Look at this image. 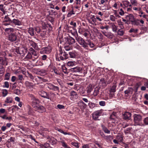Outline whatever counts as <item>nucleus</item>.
Masks as SVG:
<instances>
[{"instance_id":"f257e3e1","label":"nucleus","mask_w":148,"mask_h":148,"mask_svg":"<svg viewBox=\"0 0 148 148\" xmlns=\"http://www.w3.org/2000/svg\"><path fill=\"white\" fill-rule=\"evenodd\" d=\"M76 40L78 43L84 49H88V45L91 48H93L95 46V45L89 40H87L86 41L81 37H77Z\"/></svg>"},{"instance_id":"f03ea898","label":"nucleus","mask_w":148,"mask_h":148,"mask_svg":"<svg viewBox=\"0 0 148 148\" xmlns=\"http://www.w3.org/2000/svg\"><path fill=\"white\" fill-rule=\"evenodd\" d=\"M133 118L134 121L136 125L144 126V124L139 123L142 119V117L140 114H135L133 115Z\"/></svg>"},{"instance_id":"7ed1b4c3","label":"nucleus","mask_w":148,"mask_h":148,"mask_svg":"<svg viewBox=\"0 0 148 148\" xmlns=\"http://www.w3.org/2000/svg\"><path fill=\"white\" fill-rule=\"evenodd\" d=\"M29 97L31 98L32 106L34 108V106H36L40 103V101L32 94L29 95Z\"/></svg>"},{"instance_id":"20e7f679","label":"nucleus","mask_w":148,"mask_h":148,"mask_svg":"<svg viewBox=\"0 0 148 148\" xmlns=\"http://www.w3.org/2000/svg\"><path fill=\"white\" fill-rule=\"evenodd\" d=\"M103 111V110L101 109L94 112L92 114L93 119L95 120H98L99 117L101 115Z\"/></svg>"},{"instance_id":"39448f33","label":"nucleus","mask_w":148,"mask_h":148,"mask_svg":"<svg viewBox=\"0 0 148 148\" xmlns=\"http://www.w3.org/2000/svg\"><path fill=\"white\" fill-rule=\"evenodd\" d=\"M12 23V20L7 16H5L2 22V25L4 26L10 25Z\"/></svg>"},{"instance_id":"423d86ee","label":"nucleus","mask_w":148,"mask_h":148,"mask_svg":"<svg viewBox=\"0 0 148 148\" xmlns=\"http://www.w3.org/2000/svg\"><path fill=\"white\" fill-rule=\"evenodd\" d=\"M52 48L50 46H48L47 47L43 48L40 51V53L41 54L46 53L49 54L51 51Z\"/></svg>"},{"instance_id":"0eeeda50","label":"nucleus","mask_w":148,"mask_h":148,"mask_svg":"<svg viewBox=\"0 0 148 148\" xmlns=\"http://www.w3.org/2000/svg\"><path fill=\"white\" fill-rule=\"evenodd\" d=\"M60 58L62 60H63L68 58V55L65 52H63L62 49L60 50Z\"/></svg>"},{"instance_id":"6e6552de","label":"nucleus","mask_w":148,"mask_h":148,"mask_svg":"<svg viewBox=\"0 0 148 148\" xmlns=\"http://www.w3.org/2000/svg\"><path fill=\"white\" fill-rule=\"evenodd\" d=\"M34 108L37 109L39 112L43 113L46 111V108L41 105L38 104L36 106H34Z\"/></svg>"},{"instance_id":"1a4fd4ad","label":"nucleus","mask_w":148,"mask_h":148,"mask_svg":"<svg viewBox=\"0 0 148 148\" xmlns=\"http://www.w3.org/2000/svg\"><path fill=\"white\" fill-rule=\"evenodd\" d=\"M47 87L50 90H53L54 91H57L59 90V88L57 86H54V85L51 84H47L46 85Z\"/></svg>"},{"instance_id":"9d476101","label":"nucleus","mask_w":148,"mask_h":148,"mask_svg":"<svg viewBox=\"0 0 148 148\" xmlns=\"http://www.w3.org/2000/svg\"><path fill=\"white\" fill-rule=\"evenodd\" d=\"M26 50L24 47L17 48L15 49V51L18 54L24 55L26 52Z\"/></svg>"},{"instance_id":"9b49d317","label":"nucleus","mask_w":148,"mask_h":148,"mask_svg":"<svg viewBox=\"0 0 148 148\" xmlns=\"http://www.w3.org/2000/svg\"><path fill=\"white\" fill-rule=\"evenodd\" d=\"M17 39V37L16 34L14 33H11L8 36V40L11 42H14Z\"/></svg>"},{"instance_id":"f8f14e48","label":"nucleus","mask_w":148,"mask_h":148,"mask_svg":"<svg viewBox=\"0 0 148 148\" xmlns=\"http://www.w3.org/2000/svg\"><path fill=\"white\" fill-rule=\"evenodd\" d=\"M82 70V68L79 66H76L69 69L70 71L75 73L80 72Z\"/></svg>"},{"instance_id":"ddd939ff","label":"nucleus","mask_w":148,"mask_h":148,"mask_svg":"<svg viewBox=\"0 0 148 148\" xmlns=\"http://www.w3.org/2000/svg\"><path fill=\"white\" fill-rule=\"evenodd\" d=\"M123 118L125 120H130L131 119V114L129 112H126L123 114Z\"/></svg>"},{"instance_id":"4468645a","label":"nucleus","mask_w":148,"mask_h":148,"mask_svg":"<svg viewBox=\"0 0 148 148\" xmlns=\"http://www.w3.org/2000/svg\"><path fill=\"white\" fill-rule=\"evenodd\" d=\"M70 95V99L72 100L74 99H76L78 98V95L77 93L74 91H71Z\"/></svg>"},{"instance_id":"2eb2a0df","label":"nucleus","mask_w":148,"mask_h":148,"mask_svg":"<svg viewBox=\"0 0 148 148\" xmlns=\"http://www.w3.org/2000/svg\"><path fill=\"white\" fill-rule=\"evenodd\" d=\"M39 94L42 97L48 99H49V95L46 92L43 91H41L40 92Z\"/></svg>"},{"instance_id":"dca6fc26","label":"nucleus","mask_w":148,"mask_h":148,"mask_svg":"<svg viewBox=\"0 0 148 148\" xmlns=\"http://www.w3.org/2000/svg\"><path fill=\"white\" fill-rule=\"evenodd\" d=\"M6 59L5 57H2L0 56V64L4 65L6 64L7 65V63Z\"/></svg>"},{"instance_id":"f3484780","label":"nucleus","mask_w":148,"mask_h":148,"mask_svg":"<svg viewBox=\"0 0 148 148\" xmlns=\"http://www.w3.org/2000/svg\"><path fill=\"white\" fill-rule=\"evenodd\" d=\"M41 148H52L49 144L45 143L44 144H40L39 145Z\"/></svg>"},{"instance_id":"a211bd4d","label":"nucleus","mask_w":148,"mask_h":148,"mask_svg":"<svg viewBox=\"0 0 148 148\" xmlns=\"http://www.w3.org/2000/svg\"><path fill=\"white\" fill-rule=\"evenodd\" d=\"M76 64V63L75 61H69L67 63V65L70 67L75 66Z\"/></svg>"},{"instance_id":"6ab92c4d","label":"nucleus","mask_w":148,"mask_h":148,"mask_svg":"<svg viewBox=\"0 0 148 148\" xmlns=\"http://www.w3.org/2000/svg\"><path fill=\"white\" fill-rule=\"evenodd\" d=\"M133 91V89L131 87L128 88L127 89L124 91L125 93L127 94H132Z\"/></svg>"},{"instance_id":"aec40b11","label":"nucleus","mask_w":148,"mask_h":148,"mask_svg":"<svg viewBox=\"0 0 148 148\" xmlns=\"http://www.w3.org/2000/svg\"><path fill=\"white\" fill-rule=\"evenodd\" d=\"M12 23L14 24L15 25H21V22L19 20L15 19L12 20Z\"/></svg>"},{"instance_id":"412c9836","label":"nucleus","mask_w":148,"mask_h":148,"mask_svg":"<svg viewBox=\"0 0 148 148\" xmlns=\"http://www.w3.org/2000/svg\"><path fill=\"white\" fill-rule=\"evenodd\" d=\"M99 87H96L95 88L93 95L94 96H97L99 92Z\"/></svg>"},{"instance_id":"4be33fe9","label":"nucleus","mask_w":148,"mask_h":148,"mask_svg":"<svg viewBox=\"0 0 148 148\" xmlns=\"http://www.w3.org/2000/svg\"><path fill=\"white\" fill-rule=\"evenodd\" d=\"M110 25L112 31L115 32H116L117 30V27L113 23H111Z\"/></svg>"},{"instance_id":"5701e85b","label":"nucleus","mask_w":148,"mask_h":148,"mask_svg":"<svg viewBox=\"0 0 148 148\" xmlns=\"http://www.w3.org/2000/svg\"><path fill=\"white\" fill-rule=\"evenodd\" d=\"M25 84L26 86L28 88H33V84L28 81H26L25 83Z\"/></svg>"},{"instance_id":"b1692460","label":"nucleus","mask_w":148,"mask_h":148,"mask_svg":"<svg viewBox=\"0 0 148 148\" xmlns=\"http://www.w3.org/2000/svg\"><path fill=\"white\" fill-rule=\"evenodd\" d=\"M131 4L132 6V5L134 6H138L139 4L138 3L136 0H130Z\"/></svg>"},{"instance_id":"393cba45","label":"nucleus","mask_w":148,"mask_h":148,"mask_svg":"<svg viewBox=\"0 0 148 148\" xmlns=\"http://www.w3.org/2000/svg\"><path fill=\"white\" fill-rule=\"evenodd\" d=\"M116 112H113L110 115V119L112 121H114L115 120L116 117Z\"/></svg>"},{"instance_id":"a878e982","label":"nucleus","mask_w":148,"mask_h":148,"mask_svg":"<svg viewBox=\"0 0 148 148\" xmlns=\"http://www.w3.org/2000/svg\"><path fill=\"white\" fill-rule=\"evenodd\" d=\"M99 84L103 87L105 86L106 85V81L103 78H102L100 80Z\"/></svg>"},{"instance_id":"bb28decb","label":"nucleus","mask_w":148,"mask_h":148,"mask_svg":"<svg viewBox=\"0 0 148 148\" xmlns=\"http://www.w3.org/2000/svg\"><path fill=\"white\" fill-rule=\"evenodd\" d=\"M123 4L126 7H128L129 6L130 7H132V5L130 3L129 1H127L125 0L124 1H123Z\"/></svg>"},{"instance_id":"cd10ccee","label":"nucleus","mask_w":148,"mask_h":148,"mask_svg":"<svg viewBox=\"0 0 148 148\" xmlns=\"http://www.w3.org/2000/svg\"><path fill=\"white\" fill-rule=\"evenodd\" d=\"M87 92L88 93H90L93 89L92 86L89 84L86 88Z\"/></svg>"},{"instance_id":"c85d7f7f","label":"nucleus","mask_w":148,"mask_h":148,"mask_svg":"<svg viewBox=\"0 0 148 148\" xmlns=\"http://www.w3.org/2000/svg\"><path fill=\"white\" fill-rule=\"evenodd\" d=\"M132 128L131 127H128L124 130V132L125 134H129L131 133Z\"/></svg>"},{"instance_id":"c756f323","label":"nucleus","mask_w":148,"mask_h":148,"mask_svg":"<svg viewBox=\"0 0 148 148\" xmlns=\"http://www.w3.org/2000/svg\"><path fill=\"white\" fill-rule=\"evenodd\" d=\"M28 32L31 36H33L34 35V29L33 28L30 27L29 28Z\"/></svg>"},{"instance_id":"7c9ffc66","label":"nucleus","mask_w":148,"mask_h":148,"mask_svg":"<svg viewBox=\"0 0 148 148\" xmlns=\"http://www.w3.org/2000/svg\"><path fill=\"white\" fill-rule=\"evenodd\" d=\"M5 31L7 34H9L11 32H13L14 31V29L12 28H6L5 29Z\"/></svg>"},{"instance_id":"2f4dec72","label":"nucleus","mask_w":148,"mask_h":148,"mask_svg":"<svg viewBox=\"0 0 148 148\" xmlns=\"http://www.w3.org/2000/svg\"><path fill=\"white\" fill-rule=\"evenodd\" d=\"M12 100L13 99L12 97H8L6 98V99L5 101V102L8 103H11L12 102Z\"/></svg>"},{"instance_id":"473e14b6","label":"nucleus","mask_w":148,"mask_h":148,"mask_svg":"<svg viewBox=\"0 0 148 148\" xmlns=\"http://www.w3.org/2000/svg\"><path fill=\"white\" fill-rule=\"evenodd\" d=\"M31 53L32 55L35 59H37L38 58V54L35 51L31 52Z\"/></svg>"},{"instance_id":"72a5a7b5","label":"nucleus","mask_w":148,"mask_h":148,"mask_svg":"<svg viewBox=\"0 0 148 148\" xmlns=\"http://www.w3.org/2000/svg\"><path fill=\"white\" fill-rule=\"evenodd\" d=\"M117 23L119 27L121 29H123L124 28V27L123 26L122 22L120 20H118L117 21Z\"/></svg>"},{"instance_id":"f704fd0d","label":"nucleus","mask_w":148,"mask_h":148,"mask_svg":"<svg viewBox=\"0 0 148 148\" xmlns=\"http://www.w3.org/2000/svg\"><path fill=\"white\" fill-rule=\"evenodd\" d=\"M69 54L70 55V57L71 58H75L76 56L75 53L73 51L69 52Z\"/></svg>"},{"instance_id":"c9c22d12","label":"nucleus","mask_w":148,"mask_h":148,"mask_svg":"<svg viewBox=\"0 0 148 148\" xmlns=\"http://www.w3.org/2000/svg\"><path fill=\"white\" fill-rule=\"evenodd\" d=\"M49 142L50 143H52V144H56V140L54 138L51 137L50 139Z\"/></svg>"},{"instance_id":"e433bc0d","label":"nucleus","mask_w":148,"mask_h":148,"mask_svg":"<svg viewBox=\"0 0 148 148\" xmlns=\"http://www.w3.org/2000/svg\"><path fill=\"white\" fill-rule=\"evenodd\" d=\"M144 123H143L144 125V126L145 125H148V117H146L144 118L143 120Z\"/></svg>"},{"instance_id":"4c0bfd02","label":"nucleus","mask_w":148,"mask_h":148,"mask_svg":"<svg viewBox=\"0 0 148 148\" xmlns=\"http://www.w3.org/2000/svg\"><path fill=\"white\" fill-rule=\"evenodd\" d=\"M75 14V13L73 11V9L72 8V10L67 14V16L68 17H70L72 14Z\"/></svg>"},{"instance_id":"58836bf2","label":"nucleus","mask_w":148,"mask_h":148,"mask_svg":"<svg viewBox=\"0 0 148 148\" xmlns=\"http://www.w3.org/2000/svg\"><path fill=\"white\" fill-rule=\"evenodd\" d=\"M2 93L3 96V97H5L8 94V91L6 89H3L2 90Z\"/></svg>"},{"instance_id":"ea45409f","label":"nucleus","mask_w":148,"mask_h":148,"mask_svg":"<svg viewBox=\"0 0 148 148\" xmlns=\"http://www.w3.org/2000/svg\"><path fill=\"white\" fill-rule=\"evenodd\" d=\"M32 56L31 53L29 52L27 55L25 57V59H30L32 58Z\"/></svg>"},{"instance_id":"a19ab883","label":"nucleus","mask_w":148,"mask_h":148,"mask_svg":"<svg viewBox=\"0 0 148 148\" xmlns=\"http://www.w3.org/2000/svg\"><path fill=\"white\" fill-rule=\"evenodd\" d=\"M116 86H113L111 88L110 91V93L114 92L116 91Z\"/></svg>"},{"instance_id":"79ce46f5","label":"nucleus","mask_w":148,"mask_h":148,"mask_svg":"<svg viewBox=\"0 0 148 148\" xmlns=\"http://www.w3.org/2000/svg\"><path fill=\"white\" fill-rule=\"evenodd\" d=\"M61 143L62 144V146L63 147H64L65 148H71L69 146H68L64 141H62Z\"/></svg>"},{"instance_id":"37998d69","label":"nucleus","mask_w":148,"mask_h":148,"mask_svg":"<svg viewBox=\"0 0 148 148\" xmlns=\"http://www.w3.org/2000/svg\"><path fill=\"white\" fill-rule=\"evenodd\" d=\"M127 17L129 18V20L131 21H132L134 20V16L132 14H130L129 15L127 16Z\"/></svg>"},{"instance_id":"c03bdc74","label":"nucleus","mask_w":148,"mask_h":148,"mask_svg":"<svg viewBox=\"0 0 148 148\" xmlns=\"http://www.w3.org/2000/svg\"><path fill=\"white\" fill-rule=\"evenodd\" d=\"M116 139L119 142H122L123 140V137L121 135H118L116 136Z\"/></svg>"},{"instance_id":"a18cd8bd","label":"nucleus","mask_w":148,"mask_h":148,"mask_svg":"<svg viewBox=\"0 0 148 148\" xmlns=\"http://www.w3.org/2000/svg\"><path fill=\"white\" fill-rule=\"evenodd\" d=\"M103 130L106 133L109 134L110 133V131L108 130L107 128L105 127H103Z\"/></svg>"},{"instance_id":"49530a36","label":"nucleus","mask_w":148,"mask_h":148,"mask_svg":"<svg viewBox=\"0 0 148 148\" xmlns=\"http://www.w3.org/2000/svg\"><path fill=\"white\" fill-rule=\"evenodd\" d=\"M69 41L71 44H73L75 42V40L72 37H71L69 38Z\"/></svg>"},{"instance_id":"de8ad7c7","label":"nucleus","mask_w":148,"mask_h":148,"mask_svg":"<svg viewBox=\"0 0 148 148\" xmlns=\"http://www.w3.org/2000/svg\"><path fill=\"white\" fill-rule=\"evenodd\" d=\"M62 68L63 72L65 74H67L68 73V72L67 71V69L65 66H62Z\"/></svg>"},{"instance_id":"09e8293b","label":"nucleus","mask_w":148,"mask_h":148,"mask_svg":"<svg viewBox=\"0 0 148 148\" xmlns=\"http://www.w3.org/2000/svg\"><path fill=\"white\" fill-rule=\"evenodd\" d=\"M71 34H72V35H73L75 37L76 39V38H77V37H80V36H78L77 33V31L76 30H75L73 32H71Z\"/></svg>"},{"instance_id":"8fccbe9b","label":"nucleus","mask_w":148,"mask_h":148,"mask_svg":"<svg viewBox=\"0 0 148 148\" xmlns=\"http://www.w3.org/2000/svg\"><path fill=\"white\" fill-rule=\"evenodd\" d=\"M58 130L59 132H60L63 134L64 135H71V134L70 133H67L66 132H64L62 130L60 129H58Z\"/></svg>"},{"instance_id":"3c124183","label":"nucleus","mask_w":148,"mask_h":148,"mask_svg":"<svg viewBox=\"0 0 148 148\" xmlns=\"http://www.w3.org/2000/svg\"><path fill=\"white\" fill-rule=\"evenodd\" d=\"M4 71L3 67L2 66H0V75H3Z\"/></svg>"},{"instance_id":"603ef678","label":"nucleus","mask_w":148,"mask_h":148,"mask_svg":"<svg viewBox=\"0 0 148 148\" xmlns=\"http://www.w3.org/2000/svg\"><path fill=\"white\" fill-rule=\"evenodd\" d=\"M117 33L119 35L122 36L124 34V31L121 29H119Z\"/></svg>"},{"instance_id":"864d4df0","label":"nucleus","mask_w":148,"mask_h":148,"mask_svg":"<svg viewBox=\"0 0 148 148\" xmlns=\"http://www.w3.org/2000/svg\"><path fill=\"white\" fill-rule=\"evenodd\" d=\"M10 73H6L5 75V79L6 80H9L10 79Z\"/></svg>"},{"instance_id":"5fc2aeb1","label":"nucleus","mask_w":148,"mask_h":148,"mask_svg":"<svg viewBox=\"0 0 148 148\" xmlns=\"http://www.w3.org/2000/svg\"><path fill=\"white\" fill-rule=\"evenodd\" d=\"M88 106L90 108H92L95 106V104L92 102H90L88 103Z\"/></svg>"},{"instance_id":"6e6d98bb","label":"nucleus","mask_w":148,"mask_h":148,"mask_svg":"<svg viewBox=\"0 0 148 148\" xmlns=\"http://www.w3.org/2000/svg\"><path fill=\"white\" fill-rule=\"evenodd\" d=\"M71 144L73 146H74L76 148H79V144L78 143H75V142H72L71 143Z\"/></svg>"},{"instance_id":"4d7b16f0","label":"nucleus","mask_w":148,"mask_h":148,"mask_svg":"<svg viewBox=\"0 0 148 148\" xmlns=\"http://www.w3.org/2000/svg\"><path fill=\"white\" fill-rule=\"evenodd\" d=\"M138 30L137 29H135L133 28H131L129 31V32L131 33L133 32L135 33H136L137 32Z\"/></svg>"},{"instance_id":"13d9d810","label":"nucleus","mask_w":148,"mask_h":148,"mask_svg":"<svg viewBox=\"0 0 148 148\" xmlns=\"http://www.w3.org/2000/svg\"><path fill=\"white\" fill-rule=\"evenodd\" d=\"M133 10L139 11H140V10H141V8L140 7H133Z\"/></svg>"},{"instance_id":"bf43d9fd","label":"nucleus","mask_w":148,"mask_h":148,"mask_svg":"<svg viewBox=\"0 0 148 148\" xmlns=\"http://www.w3.org/2000/svg\"><path fill=\"white\" fill-rule=\"evenodd\" d=\"M3 87H5L6 88H8L9 87V84L8 82H4V85L3 86Z\"/></svg>"},{"instance_id":"052dcab7","label":"nucleus","mask_w":148,"mask_h":148,"mask_svg":"<svg viewBox=\"0 0 148 148\" xmlns=\"http://www.w3.org/2000/svg\"><path fill=\"white\" fill-rule=\"evenodd\" d=\"M110 19L112 21H115L116 19L115 16L112 15H110Z\"/></svg>"},{"instance_id":"680f3d73","label":"nucleus","mask_w":148,"mask_h":148,"mask_svg":"<svg viewBox=\"0 0 148 148\" xmlns=\"http://www.w3.org/2000/svg\"><path fill=\"white\" fill-rule=\"evenodd\" d=\"M57 108L59 109H64L65 108V107L64 106L60 105V104H58L57 105Z\"/></svg>"},{"instance_id":"e2e57ef3","label":"nucleus","mask_w":148,"mask_h":148,"mask_svg":"<svg viewBox=\"0 0 148 148\" xmlns=\"http://www.w3.org/2000/svg\"><path fill=\"white\" fill-rule=\"evenodd\" d=\"M15 138L12 137H11L8 140V142H13L14 141Z\"/></svg>"},{"instance_id":"0e129e2a","label":"nucleus","mask_w":148,"mask_h":148,"mask_svg":"<svg viewBox=\"0 0 148 148\" xmlns=\"http://www.w3.org/2000/svg\"><path fill=\"white\" fill-rule=\"evenodd\" d=\"M11 108H12L11 110L12 112H14L15 110V109H18V106H13L11 107Z\"/></svg>"},{"instance_id":"69168bd1","label":"nucleus","mask_w":148,"mask_h":148,"mask_svg":"<svg viewBox=\"0 0 148 148\" xmlns=\"http://www.w3.org/2000/svg\"><path fill=\"white\" fill-rule=\"evenodd\" d=\"M105 36L108 38H111L112 37V35L110 33L107 32L106 34L105 35Z\"/></svg>"},{"instance_id":"338daca9","label":"nucleus","mask_w":148,"mask_h":148,"mask_svg":"<svg viewBox=\"0 0 148 148\" xmlns=\"http://www.w3.org/2000/svg\"><path fill=\"white\" fill-rule=\"evenodd\" d=\"M99 104L101 106H104L105 105V102L104 101H101L99 102Z\"/></svg>"},{"instance_id":"774afa93","label":"nucleus","mask_w":148,"mask_h":148,"mask_svg":"<svg viewBox=\"0 0 148 148\" xmlns=\"http://www.w3.org/2000/svg\"><path fill=\"white\" fill-rule=\"evenodd\" d=\"M28 77L32 79H33L34 78V77L30 73L28 72Z\"/></svg>"}]
</instances>
